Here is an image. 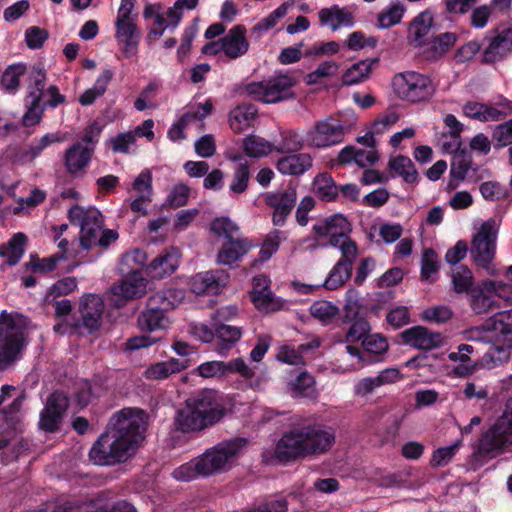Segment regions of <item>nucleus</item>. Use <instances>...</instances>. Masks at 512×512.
<instances>
[{"mask_svg": "<svg viewBox=\"0 0 512 512\" xmlns=\"http://www.w3.org/2000/svg\"><path fill=\"white\" fill-rule=\"evenodd\" d=\"M512 50V28L503 29L494 36L483 52V62L492 64Z\"/></svg>", "mask_w": 512, "mask_h": 512, "instance_id": "nucleus-25", "label": "nucleus"}, {"mask_svg": "<svg viewBox=\"0 0 512 512\" xmlns=\"http://www.w3.org/2000/svg\"><path fill=\"white\" fill-rule=\"evenodd\" d=\"M316 196L325 202H333L338 198L339 189L332 176L328 173L318 174L313 181Z\"/></svg>", "mask_w": 512, "mask_h": 512, "instance_id": "nucleus-38", "label": "nucleus"}, {"mask_svg": "<svg viewBox=\"0 0 512 512\" xmlns=\"http://www.w3.org/2000/svg\"><path fill=\"white\" fill-rule=\"evenodd\" d=\"M471 155L466 149L458 148L453 155L450 167V179L447 183L448 190H454L460 181H463L471 168Z\"/></svg>", "mask_w": 512, "mask_h": 512, "instance_id": "nucleus-29", "label": "nucleus"}, {"mask_svg": "<svg viewBox=\"0 0 512 512\" xmlns=\"http://www.w3.org/2000/svg\"><path fill=\"white\" fill-rule=\"evenodd\" d=\"M439 269L440 262L436 251L432 248L425 249L421 259V279L429 280Z\"/></svg>", "mask_w": 512, "mask_h": 512, "instance_id": "nucleus-58", "label": "nucleus"}, {"mask_svg": "<svg viewBox=\"0 0 512 512\" xmlns=\"http://www.w3.org/2000/svg\"><path fill=\"white\" fill-rule=\"evenodd\" d=\"M462 440L455 441L452 445L440 447L433 451L430 459V466L443 467L451 462L456 452L458 451Z\"/></svg>", "mask_w": 512, "mask_h": 512, "instance_id": "nucleus-54", "label": "nucleus"}, {"mask_svg": "<svg viewBox=\"0 0 512 512\" xmlns=\"http://www.w3.org/2000/svg\"><path fill=\"white\" fill-rule=\"evenodd\" d=\"M495 148H502L512 144V119L498 125L492 134Z\"/></svg>", "mask_w": 512, "mask_h": 512, "instance_id": "nucleus-64", "label": "nucleus"}, {"mask_svg": "<svg viewBox=\"0 0 512 512\" xmlns=\"http://www.w3.org/2000/svg\"><path fill=\"white\" fill-rule=\"evenodd\" d=\"M228 275L222 270L196 274L191 281V290L197 294L216 295L227 283Z\"/></svg>", "mask_w": 512, "mask_h": 512, "instance_id": "nucleus-20", "label": "nucleus"}, {"mask_svg": "<svg viewBox=\"0 0 512 512\" xmlns=\"http://www.w3.org/2000/svg\"><path fill=\"white\" fill-rule=\"evenodd\" d=\"M389 167L401 176L406 183L415 184L418 182V171L409 157L398 155L389 161Z\"/></svg>", "mask_w": 512, "mask_h": 512, "instance_id": "nucleus-40", "label": "nucleus"}, {"mask_svg": "<svg viewBox=\"0 0 512 512\" xmlns=\"http://www.w3.org/2000/svg\"><path fill=\"white\" fill-rule=\"evenodd\" d=\"M27 242L28 237L24 233H15L8 241L6 246L0 247V256L7 255L6 262L8 265H17L25 252V246Z\"/></svg>", "mask_w": 512, "mask_h": 512, "instance_id": "nucleus-37", "label": "nucleus"}, {"mask_svg": "<svg viewBox=\"0 0 512 512\" xmlns=\"http://www.w3.org/2000/svg\"><path fill=\"white\" fill-rule=\"evenodd\" d=\"M172 303L162 293H156L148 299L145 309L138 316L141 331L155 332L168 326L166 313L173 309Z\"/></svg>", "mask_w": 512, "mask_h": 512, "instance_id": "nucleus-13", "label": "nucleus"}, {"mask_svg": "<svg viewBox=\"0 0 512 512\" xmlns=\"http://www.w3.org/2000/svg\"><path fill=\"white\" fill-rule=\"evenodd\" d=\"M404 12L405 7L401 2L391 4L386 10L378 14V26L385 29L398 24Z\"/></svg>", "mask_w": 512, "mask_h": 512, "instance_id": "nucleus-52", "label": "nucleus"}, {"mask_svg": "<svg viewBox=\"0 0 512 512\" xmlns=\"http://www.w3.org/2000/svg\"><path fill=\"white\" fill-rule=\"evenodd\" d=\"M287 392L293 398L316 399V381L307 371H301L295 378L287 383Z\"/></svg>", "mask_w": 512, "mask_h": 512, "instance_id": "nucleus-28", "label": "nucleus"}, {"mask_svg": "<svg viewBox=\"0 0 512 512\" xmlns=\"http://www.w3.org/2000/svg\"><path fill=\"white\" fill-rule=\"evenodd\" d=\"M77 288V280L75 277H64L56 281L47 291L44 301L50 303L51 298L57 299L73 292Z\"/></svg>", "mask_w": 512, "mask_h": 512, "instance_id": "nucleus-53", "label": "nucleus"}, {"mask_svg": "<svg viewBox=\"0 0 512 512\" xmlns=\"http://www.w3.org/2000/svg\"><path fill=\"white\" fill-rule=\"evenodd\" d=\"M100 216V211L91 208L85 210L83 207L75 205L71 207L68 211V219L73 225H78L80 228L84 225V223H88V221H95L97 217Z\"/></svg>", "mask_w": 512, "mask_h": 512, "instance_id": "nucleus-59", "label": "nucleus"}, {"mask_svg": "<svg viewBox=\"0 0 512 512\" xmlns=\"http://www.w3.org/2000/svg\"><path fill=\"white\" fill-rule=\"evenodd\" d=\"M61 260H63V254H53L42 259L37 254H31L29 262L25 263V267L32 273H49L56 268Z\"/></svg>", "mask_w": 512, "mask_h": 512, "instance_id": "nucleus-47", "label": "nucleus"}, {"mask_svg": "<svg viewBox=\"0 0 512 512\" xmlns=\"http://www.w3.org/2000/svg\"><path fill=\"white\" fill-rule=\"evenodd\" d=\"M344 139V126L340 119L329 116L318 120L306 132L305 140L308 147L326 148L339 144Z\"/></svg>", "mask_w": 512, "mask_h": 512, "instance_id": "nucleus-12", "label": "nucleus"}, {"mask_svg": "<svg viewBox=\"0 0 512 512\" xmlns=\"http://www.w3.org/2000/svg\"><path fill=\"white\" fill-rule=\"evenodd\" d=\"M100 386L85 380L81 383L75 393V400L80 407L88 406L94 398L99 396Z\"/></svg>", "mask_w": 512, "mask_h": 512, "instance_id": "nucleus-60", "label": "nucleus"}, {"mask_svg": "<svg viewBox=\"0 0 512 512\" xmlns=\"http://www.w3.org/2000/svg\"><path fill=\"white\" fill-rule=\"evenodd\" d=\"M313 159L308 153H292L276 162L277 170L283 175H302L312 167Z\"/></svg>", "mask_w": 512, "mask_h": 512, "instance_id": "nucleus-26", "label": "nucleus"}, {"mask_svg": "<svg viewBox=\"0 0 512 512\" xmlns=\"http://www.w3.org/2000/svg\"><path fill=\"white\" fill-rule=\"evenodd\" d=\"M362 346L366 355L365 365L382 361L383 355L389 348L386 338L379 334L366 336L362 341Z\"/></svg>", "mask_w": 512, "mask_h": 512, "instance_id": "nucleus-32", "label": "nucleus"}, {"mask_svg": "<svg viewBox=\"0 0 512 512\" xmlns=\"http://www.w3.org/2000/svg\"><path fill=\"white\" fill-rule=\"evenodd\" d=\"M250 180V167L248 163H241L235 169L232 182L229 189L234 194L244 193L249 184Z\"/></svg>", "mask_w": 512, "mask_h": 512, "instance_id": "nucleus-56", "label": "nucleus"}, {"mask_svg": "<svg viewBox=\"0 0 512 512\" xmlns=\"http://www.w3.org/2000/svg\"><path fill=\"white\" fill-rule=\"evenodd\" d=\"M257 115V108L252 104L235 107L229 115V124L235 133H241L251 125Z\"/></svg>", "mask_w": 512, "mask_h": 512, "instance_id": "nucleus-36", "label": "nucleus"}, {"mask_svg": "<svg viewBox=\"0 0 512 512\" xmlns=\"http://www.w3.org/2000/svg\"><path fill=\"white\" fill-rule=\"evenodd\" d=\"M115 38L122 45V52L125 58L134 56L138 51L141 32L134 19H116Z\"/></svg>", "mask_w": 512, "mask_h": 512, "instance_id": "nucleus-19", "label": "nucleus"}, {"mask_svg": "<svg viewBox=\"0 0 512 512\" xmlns=\"http://www.w3.org/2000/svg\"><path fill=\"white\" fill-rule=\"evenodd\" d=\"M454 291L458 294L468 295L476 285L471 270L466 266H459L452 275Z\"/></svg>", "mask_w": 512, "mask_h": 512, "instance_id": "nucleus-49", "label": "nucleus"}, {"mask_svg": "<svg viewBox=\"0 0 512 512\" xmlns=\"http://www.w3.org/2000/svg\"><path fill=\"white\" fill-rule=\"evenodd\" d=\"M243 150L253 158L266 156L274 151V144L256 135H248L243 140Z\"/></svg>", "mask_w": 512, "mask_h": 512, "instance_id": "nucleus-46", "label": "nucleus"}, {"mask_svg": "<svg viewBox=\"0 0 512 512\" xmlns=\"http://www.w3.org/2000/svg\"><path fill=\"white\" fill-rule=\"evenodd\" d=\"M103 227V217H97L95 221H88L80 228V247L83 250H90L97 246V241Z\"/></svg>", "mask_w": 512, "mask_h": 512, "instance_id": "nucleus-43", "label": "nucleus"}, {"mask_svg": "<svg viewBox=\"0 0 512 512\" xmlns=\"http://www.w3.org/2000/svg\"><path fill=\"white\" fill-rule=\"evenodd\" d=\"M495 295L512 303V286L484 280L467 295L469 306L475 314H484L498 307Z\"/></svg>", "mask_w": 512, "mask_h": 512, "instance_id": "nucleus-8", "label": "nucleus"}, {"mask_svg": "<svg viewBox=\"0 0 512 512\" xmlns=\"http://www.w3.org/2000/svg\"><path fill=\"white\" fill-rule=\"evenodd\" d=\"M494 221L484 222L471 243V256L478 267L488 269L496 250Z\"/></svg>", "mask_w": 512, "mask_h": 512, "instance_id": "nucleus-14", "label": "nucleus"}, {"mask_svg": "<svg viewBox=\"0 0 512 512\" xmlns=\"http://www.w3.org/2000/svg\"><path fill=\"white\" fill-rule=\"evenodd\" d=\"M295 84L291 75L279 73L266 80L246 84L244 92L254 100L276 103L293 96L292 87Z\"/></svg>", "mask_w": 512, "mask_h": 512, "instance_id": "nucleus-7", "label": "nucleus"}, {"mask_svg": "<svg viewBox=\"0 0 512 512\" xmlns=\"http://www.w3.org/2000/svg\"><path fill=\"white\" fill-rule=\"evenodd\" d=\"M104 308V302L99 296L95 294L82 296L79 307L81 318L74 322L73 327L75 329L84 328L89 333L97 331L101 326Z\"/></svg>", "mask_w": 512, "mask_h": 512, "instance_id": "nucleus-17", "label": "nucleus"}, {"mask_svg": "<svg viewBox=\"0 0 512 512\" xmlns=\"http://www.w3.org/2000/svg\"><path fill=\"white\" fill-rule=\"evenodd\" d=\"M297 201L296 188L288 186L280 192H270L265 195V203L273 209L272 223L275 226L285 225L287 218L294 209Z\"/></svg>", "mask_w": 512, "mask_h": 512, "instance_id": "nucleus-16", "label": "nucleus"}, {"mask_svg": "<svg viewBox=\"0 0 512 512\" xmlns=\"http://www.w3.org/2000/svg\"><path fill=\"white\" fill-rule=\"evenodd\" d=\"M215 334L218 340L217 350L223 353L231 349L242 336V328L223 322L215 323Z\"/></svg>", "mask_w": 512, "mask_h": 512, "instance_id": "nucleus-35", "label": "nucleus"}, {"mask_svg": "<svg viewBox=\"0 0 512 512\" xmlns=\"http://www.w3.org/2000/svg\"><path fill=\"white\" fill-rule=\"evenodd\" d=\"M62 139L58 133H47L38 140L32 141L23 155L29 161L35 160L40 154L53 143L60 142Z\"/></svg>", "mask_w": 512, "mask_h": 512, "instance_id": "nucleus-51", "label": "nucleus"}, {"mask_svg": "<svg viewBox=\"0 0 512 512\" xmlns=\"http://www.w3.org/2000/svg\"><path fill=\"white\" fill-rule=\"evenodd\" d=\"M46 71L40 65H35L29 71L27 94L24 98L26 112L22 117V124L31 127L41 122L40 98L45 95Z\"/></svg>", "mask_w": 512, "mask_h": 512, "instance_id": "nucleus-10", "label": "nucleus"}, {"mask_svg": "<svg viewBox=\"0 0 512 512\" xmlns=\"http://www.w3.org/2000/svg\"><path fill=\"white\" fill-rule=\"evenodd\" d=\"M222 50L224 55L235 60L245 55L249 49V42L246 38V28L243 25L233 26L227 34L221 37Z\"/></svg>", "mask_w": 512, "mask_h": 512, "instance_id": "nucleus-21", "label": "nucleus"}, {"mask_svg": "<svg viewBox=\"0 0 512 512\" xmlns=\"http://www.w3.org/2000/svg\"><path fill=\"white\" fill-rule=\"evenodd\" d=\"M335 444L332 428L321 424L293 427L284 432L274 449V458L283 464L327 453Z\"/></svg>", "mask_w": 512, "mask_h": 512, "instance_id": "nucleus-2", "label": "nucleus"}, {"mask_svg": "<svg viewBox=\"0 0 512 512\" xmlns=\"http://www.w3.org/2000/svg\"><path fill=\"white\" fill-rule=\"evenodd\" d=\"M347 266H349V264ZM351 274L352 270L349 267H345L344 262H337L331 269L322 286L330 291L336 290L344 285L346 280L351 277Z\"/></svg>", "mask_w": 512, "mask_h": 512, "instance_id": "nucleus-48", "label": "nucleus"}, {"mask_svg": "<svg viewBox=\"0 0 512 512\" xmlns=\"http://www.w3.org/2000/svg\"><path fill=\"white\" fill-rule=\"evenodd\" d=\"M291 5L288 2L282 3L278 6L274 11H272L268 16L261 19L255 26V29L260 31H267L276 26L278 21L286 16L288 9Z\"/></svg>", "mask_w": 512, "mask_h": 512, "instance_id": "nucleus-63", "label": "nucleus"}, {"mask_svg": "<svg viewBox=\"0 0 512 512\" xmlns=\"http://www.w3.org/2000/svg\"><path fill=\"white\" fill-rule=\"evenodd\" d=\"M509 444H512V397L507 401L503 415L482 434L477 448L480 454H489Z\"/></svg>", "mask_w": 512, "mask_h": 512, "instance_id": "nucleus-11", "label": "nucleus"}, {"mask_svg": "<svg viewBox=\"0 0 512 512\" xmlns=\"http://www.w3.org/2000/svg\"><path fill=\"white\" fill-rule=\"evenodd\" d=\"M258 295L252 296L251 301L254 306L264 312H275L284 306V301L278 297H275L271 290L263 293H259Z\"/></svg>", "mask_w": 512, "mask_h": 512, "instance_id": "nucleus-50", "label": "nucleus"}, {"mask_svg": "<svg viewBox=\"0 0 512 512\" xmlns=\"http://www.w3.org/2000/svg\"><path fill=\"white\" fill-rule=\"evenodd\" d=\"M345 319L351 322V325L346 333V341L349 343L358 342L368 336L370 331L369 322L359 316L356 307H345Z\"/></svg>", "mask_w": 512, "mask_h": 512, "instance_id": "nucleus-31", "label": "nucleus"}, {"mask_svg": "<svg viewBox=\"0 0 512 512\" xmlns=\"http://www.w3.org/2000/svg\"><path fill=\"white\" fill-rule=\"evenodd\" d=\"M306 140L294 130L281 132L280 141L274 144V151L282 154H292L300 151Z\"/></svg>", "mask_w": 512, "mask_h": 512, "instance_id": "nucleus-44", "label": "nucleus"}, {"mask_svg": "<svg viewBox=\"0 0 512 512\" xmlns=\"http://www.w3.org/2000/svg\"><path fill=\"white\" fill-rule=\"evenodd\" d=\"M27 71L26 64L15 63L9 65L1 76L2 89L8 93L15 94L20 86V78Z\"/></svg>", "mask_w": 512, "mask_h": 512, "instance_id": "nucleus-45", "label": "nucleus"}, {"mask_svg": "<svg viewBox=\"0 0 512 512\" xmlns=\"http://www.w3.org/2000/svg\"><path fill=\"white\" fill-rule=\"evenodd\" d=\"M463 112L465 116L481 122L498 121L505 116V114L497 108L475 101H468L463 106Z\"/></svg>", "mask_w": 512, "mask_h": 512, "instance_id": "nucleus-34", "label": "nucleus"}, {"mask_svg": "<svg viewBox=\"0 0 512 512\" xmlns=\"http://www.w3.org/2000/svg\"><path fill=\"white\" fill-rule=\"evenodd\" d=\"M225 414L217 391L202 389L187 398L177 410L174 426L182 433L200 432L219 423Z\"/></svg>", "mask_w": 512, "mask_h": 512, "instance_id": "nucleus-3", "label": "nucleus"}, {"mask_svg": "<svg viewBox=\"0 0 512 512\" xmlns=\"http://www.w3.org/2000/svg\"><path fill=\"white\" fill-rule=\"evenodd\" d=\"M123 279L112 287V293L125 300L141 297L145 293L147 280L143 273L121 274Z\"/></svg>", "mask_w": 512, "mask_h": 512, "instance_id": "nucleus-24", "label": "nucleus"}, {"mask_svg": "<svg viewBox=\"0 0 512 512\" xmlns=\"http://www.w3.org/2000/svg\"><path fill=\"white\" fill-rule=\"evenodd\" d=\"M433 23L432 13L428 10L421 12L412 22L414 38L417 41L422 39L428 34V31Z\"/></svg>", "mask_w": 512, "mask_h": 512, "instance_id": "nucleus-62", "label": "nucleus"}, {"mask_svg": "<svg viewBox=\"0 0 512 512\" xmlns=\"http://www.w3.org/2000/svg\"><path fill=\"white\" fill-rule=\"evenodd\" d=\"M179 265V251L176 248H171L155 257L148 265V274L152 278H163L166 275H171Z\"/></svg>", "mask_w": 512, "mask_h": 512, "instance_id": "nucleus-27", "label": "nucleus"}, {"mask_svg": "<svg viewBox=\"0 0 512 512\" xmlns=\"http://www.w3.org/2000/svg\"><path fill=\"white\" fill-rule=\"evenodd\" d=\"M25 346L24 333L7 334L5 337H0V371L6 370L18 360Z\"/></svg>", "mask_w": 512, "mask_h": 512, "instance_id": "nucleus-22", "label": "nucleus"}, {"mask_svg": "<svg viewBox=\"0 0 512 512\" xmlns=\"http://www.w3.org/2000/svg\"><path fill=\"white\" fill-rule=\"evenodd\" d=\"M351 231L350 222L342 214L324 218L312 226L311 239L315 241L312 248L338 247Z\"/></svg>", "mask_w": 512, "mask_h": 512, "instance_id": "nucleus-9", "label": "nucleus"}, {"mask_svg": "<svg viewBox=\"0 0 512 512\" xmlns=\"http://www.w3.org/2000/svg\"><path fill=\"white\" fill-rule=\"evenodd\" d=\"M245 438L236 437L207 449L201 456L194 458L172 472L174 479L189 482L198 477H207L222 472L230 466L246 446Z\"/></svg>", "mask_w": 512, "mask_h": 512, "instance_id": "nucleus-4", "label": "nucleus"}, {"mask_svg": "<svg viewBox=\"0 0 512 512\" xmlns=\"http://www.w3.org/2000/svg\"><path fill=\"white\" fill-rule=\"evenodd\" d=\"M482 327L486 331L499 332L505 337L512 335V309L495 313L485 320Z\"/></svg>", "mask_w": 512, "mask_h": 512, "instance_id": "nucleus-39", "label": "nucleus"}, {"mask_svg": "<svg viewBox=\"0 0 512 512\" xmlns=\"http://www.w3.org/2000/svg\"><path fill=\"white\" fill-rule=\"evenodd\" d=\"M143 17L145 19H154V25H158L159 29L150 28L147 34L148 40H155L161 37L165 29L168 27L167 19L162 13V5L160 3L147 4L143 10Z\"/></svg>", "mask_w": 512, "mask_h": 512, "instance_id": "nucleus-41", "label": "nucleus"}, {"mask_svg": "<svg viewBox=\"0 0 512 512\" xmlns=\"http://www.w3.org/2000/svg\"><path fill=\"white\" fill-rule=\"evenodd\" d=\"M49 32L38 26H31L25 31V42L28 48L37 50L42 48L43 44L48 40Z\"/></svg>", "mask_w": 512, "mask_h": 512, "instance_id": "nucleus-61", "label": "nucleus"}, {"mask_svg": "<svg viewBox=\"0 0 512 512\" xmlns=\"http://www.w3.org/2000/svg\"><path fill=\"white\" fill-rule=\"evenodd\" d=\"M310 314L323 323H328L338 314V308L331 302L325 300L315 301L310 306Z\"/></svg>", "mask_w": 512, "mask_h": 512, "instance_id": "nucleus-57", "label": "nucleus"}, {"mask_svg": "<svg viewBox=\"0 0 512 512\" xmlns=\"http://www.w3.org/2000/svg\"><path fill=\"white\" fill-rule=\"evenodd\" d=\"M352 20V14L338 5L322 8L319 11L320 24L329 25L333 31L338 30L341 26H351Z\"/></svg>", "mask_w": 512, "mask_h": 512, "instance_id": "nucleus-33", "label": "nucleus"}, {"mask_svg": "<svg viewBox=\"0 0 512 512\" xmlns=\"http://www.w3.org/2000/svg\"><path fill=\"white\" fill-rule=\"evenodd\" d=\"M145 261V252L140 249H134L122 255L118 265V271L120 274L143 273Z\"/></svg>", "mask_w": 512, "mask_h": 512, "instance_id": "nucleus-42", "label": "nucleus"}, {"mask_svg": "<svg viewBox=\"0 0 512 512\" xmlns=\"http://www.w3.org/2000/svg\"><path fill=\"white\" fill-rule=\"evenodd\" d=\"M404 344L420 350H432L440 347L443 336L439 332H433L424 326H413L401 333Z\"/></svg>", "mask_w": 512, "mask_h": 512, "instance_id": "nucleus-18", "label": "nucleus"}, {"mask_svg": "<svg viewBox=\"0 0 512 512\" xmlns=\"http://www.w3.org/2000/svg\"><path fill=\"white\" fill-rule=\"evenodd\" d=\"M379 63V58H367L352 64L341 77L342 85L352 86L369 78L372 68Z\"/></svg>", "mask_w": 512, "mask_h": 512, "instance_id": "nucleus-30", "label": "nucleus"}, {"mask_svg": "<svg viewBox=\"0 0 512 512\" xmlns=\"http://www.w3.org/2000/svg\"><path fill=\"white\" fill-rule=\"evenodd\" d=\"M145 413L141 409L125 408L115 413L107 429L89 451L90 460L100 466L125 462L135 453L144 439Z\"/></svg>", "mask_w": 512, "mask_h": 512, "instance_id": "nucleus-1", "label": "nucleus"}, {"mask_svg": "<svg viewBox=\"0 0 512 512\" xmlns=\"http://www.w3.org/2000/svg\"><path fill=\"white\" fill-rule=\"evenodd\" d=\"M94 153L93 147H84L76 142L71 145L64 154V166L71 175H77L91 162Z\"/></svg>", "mask_w": 512, "mask_h": 512, "instance_id": "nucleus-23", "label": "nucleus"}, {"mask_svg": "<svg viewBox=\"0 0 512 512\" xmlns=\"http://www.w3.org/2000/svg\"><path fill=\"white\" fill-rule=\"evenodd\" d=\"M198 33V18H194L188 25L182 35L181 44L177 49V58L183 62L184 58L190 53L192 42Z\"/></svg>", "mask_w": 512, "mask_h": 512, "instance_id": "nucleus-55", "label": "nucleus"}, {"mask_svg": "<svg viewBox=\"0 0 512 512\" xmlns=\"http://www.w3.org/2000/svg\"><path fill=\"white\" fill-rule=\"evenodd\" d=\"M210 229L216 236L224 238L217 254V261L220 264L232 266L253 247L251 241L240 235L239 227L228 217L215 218Z\"/></svg>", "mask_w": 512, "mask_h": 512, "instance_id": "nucleus-5", "label": "nucleus"}, {"mask_svg": "<svg viewBox=\"0 0 512 512\" xmlns=\"http://www.w3.org/2000/svg\"><path fill=\"white\" fill-rule=\"evenodd\" d=\"M392 87L400 100L412 104L428 101L436 92V84L431 77L416 71L395 74Z\"/></svg>", "mask_w": 512, "mask_h": 512, "instance_id": "nucleus-6", "label": "nucleus"}, {"mask_svg": "<svg viewBox=\"0 0 512 512\" xmlns=\"http://www.w3.org/2000/svg\"><path fill=\"white\" fill-rule=\"evenodd\" d=\"M69 406V399L62 391H54L40 413L39 428L46 433L56 432Z\"/></svg>", "mask_w": 512, "mask_h": 512, "instance_id": "nucleus-15", "label": "nucleus"}]
</instances>
